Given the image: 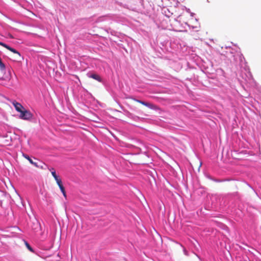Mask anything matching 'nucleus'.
Wrapping results in <instances>:
<instances>
[{
    "mask_svg": "<svg viewBox=\"0 0 261 261\" xmlns=\"http://www.w3.org/2000/svg\"><path fill=\"white\" fill-rule=\"evenodd\" d=\"M0 45L14 54V55L13 57V60L14 61L20 62L22 59V57L21 56L20 54L15 49L9 46L3 42H0Z\"/></svg>",
    "mask_w": 261,
    "mask_h": 261,
    "instance_id": "f257e3e1",
    "label": "nucleus"
},
{
    "mask_svg": "<svg viewBox=\"0 0 261 261\" xmlns=\"http://www.w3.org/2000/svg\"><path fill=\"white\" fill-rule=\"evenodd\" d=\"M20 117L22 119L29 120L31 119L32 117L31 113L29 111L25 109L22 110L21 112H20Z\"/></svg>",
    "mask_w": 261,
    "mask_h": 261,
    "instance_id": "f03ea898",
    "label": "nucleus"
},
{
    "mask_svg": "<svg viewBox=\"0 0 261 261\" xmlns=\"http://www.w3.org/2000/svg\"><path fill=\"white\" fill-rule=\"evenodd\" d=\"M55 179L56 180V182H57V185H58L60 189L61 190L64 197L66 198L67 196H66L65 190L64 186H63L61 179L59 177H58Z\"/></svg>",
    "mask_w": 261,
    "mask_h": 261,
    "instance_id": "7ed1b4c3",
    "label": "nucleus"
},
{
    "mask_svg": "<svg viewBox=\"0 0 261 261\" xmlns=\"http://www.w3.org/2000/svg\"><path fill=\"white\" fill-rule=\"evenodd\" d=\"M135 101H137V102L140 103L144 106H145L151 109H154V110L158 109L157 106L153 105L151 103L147 102H145V101H141L140 100H137V99H135Z\"/></svg>",
    "mask_w": 261,
    "mask_h": 261,
    "instance_id": "20e7f679",
    "label": "nucleus"
},
{
    "mask_svg": "<svg viewBox=\"0 0 261 261\" xmlns=\"http://www.w3.org/2000/svg\"><path fill=\"white\" fill-rule=\"evenodd\" d=\"M13 105L14 106L16 110L19 113L21 112L22 110H23L24 108L23 107L19 102H17L16 101H14L13 102Z\"/></svg>",
    "mask_w": 261,
    "mask_h": 261,
    "instance_id": "39448f33",
    "label": "nucleus"
},
{
    "mask_svg": "<svg viewBox=\"0 0 261 261\" xmlns=\"http://www.w3.org/2000/svg\"><path fill=\"white\" fill-rule=\"evenodd\" d=\"M89 77L92 78L94 80H96L99 82H101V78L100 77L96 74H91L89 75Z\"/></svg>",
    "mask_w": 261,
    "mask_h": 261,
    "instance_id": "423d86ee",
    "label": "nucleus"
},
{
    "mask_svg": "<svg viewBox=\"0 0 261 261\" xmlns=\"http://www.w3.org/2000/svg\"><path fill=\"white\" fill-rule=\"evenodd\" d=\"M23 156H24L25 159H27V160L30 162V163L31 164H32V165H33L35 166L36 167H38V165H37V163H35V162H34L33 161V160H32V159L29 157V155H28L27 154H23Z\"/></svg>",
    "mask_w": 261,
    "mask_h": 261,
    "instance_id": "0eeeda50",
    "label": "nucleus"
},
{
    "mask_svg": "<svg viewBox=\"0 0 261 261\" xmlns=\"http://www.w3.org/2000/svg\"><path fill=\"white\" fill-rule=\"evenodd\" d=\"M25 245L28 249L30 250L32 252H34L32 248L30 246V245L29 244V243L27 242H25Z\"/></svg>",
    "mask_w": 261,
    "mask_h": 261,
    "instance_id": "6e6552de",
    "label": "nucleus"
},
{
    "mask_svg": "<svg viewBox=\"0 0 261 261\" xmlns=\"http://www.w3.org/2000/svg\"><path fill=\"white\" fill-rule=\"evenodd\" d=\"M53 171H51V174H52L53 176L54 177V178L55 179H56V178H57L59 177L57 175L55 170L54 169H53Z\"/></svg>",
    "mask_w": 261,
    "mask_h": 261,
    "instance_id": "1a4fd4ad",
    "label": "nucleus"
},
{
    "mask_svg": "<svg viewBox=\"0 0 261 261\" xmlns=\"http://www.w3.org/2000/svg\"><path fill=\"white\" fill-rule=\"evenodd\" d=\"M9 37H10L11 38H13V36H12L11 35H10V34H9Z\"/></svg>",
    "mask_w": 261,
    "mask_h": 261,
    "instance_id": "9d476101",
    "label": "nucleus"
}]
</instances>
